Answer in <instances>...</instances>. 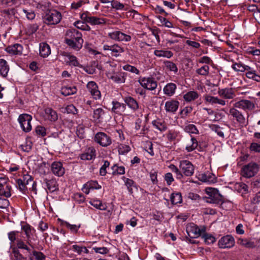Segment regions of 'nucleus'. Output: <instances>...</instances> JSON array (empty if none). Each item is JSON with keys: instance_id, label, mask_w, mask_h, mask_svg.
<instances>
[{"instance_id": "nucleus-1", "label": "nucleus", "mask_w": 260, "mask_h": 260, "mask_svg": "<svg viewBox=\"0 0 260 260\" xmlns=\"http://www.w3.org/2000/svg\"><path fill=\"white\" fill-rule=\"evenodd\" d=\"M19 232L13 231L8 233V239L10 241V247L16 260H26V258L20 253L19 249L30 252V248L24 241L18 237Z\"/></svg>"}, {"instance_id": "nucleus-2", "label": "nucleus", "mask_w": 260, "mask_h": 260, "mask_svg": "<svg viewBox=\"0 0 260 260\" xmlns=\"http://www.w3.org/2000/svg\"><path fill=\"white\" fill-rule=\"evenodd\" d=\"M67 35L70 38H66V43L76 50L80 49L83 43L82 35L77 30H73L67 31Z\"/></svg>"}, {"instance_id": "nucleus-3", "label": "nucleus", "mask_w": 260, "mask_h": 260, "mask_svg": "<svg viewBox=\"0 0 260 260\" xmlns=\"http://www.w3.org/2000/svg\"><path fill=\"white\" fill-rule=\"evenodd\" d=\"M205 192L208 196L206 197L207 203L216 204L223 203V197L219 193L216 188L207 187L205 189Z\"/></svg>"}, {"instance_id": "nucleus-4", "label": "nucleus", "mask_w": 260, "mask_h": 260, "mask_svg": "<svg viewBox=\"0 0 260 260\" xmlns=\"http://www.w3.org/2000/svg\"><path fill=\"white\" fill-rule=\"evenodd\" d=\"M62 19L61 13L55 9L47 10L44 17V22L47 25L58 24Z\"/></svg>"}, {"instance_id": "nucleus-5", "label": "nucleus", "mask_w": 260, "mask_h": 260, "mask_svg": "<svg viewBox=\"0 0 260 260\" xmlns=\"http://www.w3.org/2000/svg\"><path fill=\"white\" fill-rule=\"evenodd\" d=\"M259 170L258 164L255 162H250L244 166L241 170V175L246 178H250L255 176Z\"/></svg>"}, {"instance_id": "nucleus-6", "label": "nucleus", "mask_w": 260, "mask_h": 260, "mask_svg": "<svg viewBox=\"0 0 260 260\" xmlns=\"http://www.w3.org/2000/svg\"><path fill=\"white\" fill-rule=\"evenodd\" d=\"M21 230L23 231L26 236V240L25 243L32 248H35V244L32 240H35L34 234L35 233V229L27 223L21 225Z\"/></svg>"}, {"instance_id": "nucleus-7", "label": "nucleus", "mask_w": 260, "mask_h": 260, "mask_svg": "<svg viewBox=\"0 0 260 260\" xmlns=\"http://www.w3.org/2000/svg\"><path fill=\"white\" fill-rule=\"evenodd\" d=\"M81 18L91 25H102L106 23V19L103 17L92 16L88 12L83 13L81 15Z\"/></svg>"}, {"instance_id": "nucleus-8", "label": "nucleus", "mask_w": 260, "mask_h": 260, "mask_svg": "<svg viewBox=\"0 0 260 260\" xmlns=\"http://www.w3.org/2000/svg\"><path fill=\"white\" fill-rule=\"evenodd\" d=\"M229 115L233 117L234 120L236 121L239 126L243 127L246 126L247 124V121L244 115L234 106L230 109Z\"/></svg>"}, {"instance_id": "nucleus-9", "label": "nucleus", "mask_w": 260, "mask_h": 260, "mask_svg": "<svg viewBox=\"0 0 260 260\" xmlns=\"http://www.w3.org/2000/svg\"><path fill=\"white\" fill-rule=\"evenodd\" d=\"M180 171L181 175L186 177H189L193 175L194 173V166L187 160H183L180 161L179 164Z\"/></svg>"}, {"instance_id": "nucleus-10", "label": "nucleus", "mask_w": 260, "mask_h": 260, "mask_svg": "<svg viewBox=\"0 0 260 260\" xmlns=\"http://www.w3.org/2000/svg\"><path fill=\"white\" fill-rule=\"evenodd\" d=\"M18 121L22 130L25 132H29L31 130V121L32 116L28 114H20L18 117Z\"/></svg>"}, {"instance_id": "nucleus-11", "label": "nucleus", "mask_w": 260, "mask_h": 260, "mask_svg": "<svg viewBox=\"0 0 260 260\" xmlns=\"http://www.w3.org/2000/svg\"><path fill=\"white\" fill-rule=\"evenodd\" d=\"M94 140L100 146L104 147L110 146L112 142L110 136L104 132L97 133L95 135Z\"/></svg>"}, {"instance_id": "nucleus-12", "label": "nucleus", "mask_w": 260, "mask_h": 260, "mask_svg": "<svg viewBox=\"0 0 260 260\" xmlns=\"http://www.w3.org/2000/svg\"><path fill=\"white\" fill-rule=\"evenodd\" d=\"M139 82L143 88L150 90H154L157 86V82L152 77L141 78Z\"/></svg>"}, {"instance_id": "nucleus-13", "label": "nucleus", "mask_w": 260, "mask_h": 260, "mask_svg": "<svg viewBox=\"0 0 260 260\" xmlns=\"http://www.w3.org/2000/svg\"><path fill=\"white\" fill-rule=\"evenodd\" d=\"M107 77L117 84L124 83L125 82L126 74L124 72L109 71L106 73Z\"/></svg>"}, {"instance_id": "nucleus-14", "label": "nucleus", "mask_w": 260, "mask_h": 260, "mask_svg": "<svg viewBox=\"0 0 260 260\" xmlns=\"http://www.w3.org/2000/svg\"><path fill=\"white\" fill-rule=\"evenodd\" d=\"M234 106L244 111H252L255 109V105L253 102L248 100H241L236 102Z\"/></svg>"}, {"instance_id": "nucleus-15", "label": "nucleus", "mask_w": 260, "mask_h": 260, "mask_svg": "<svg viewBox=\"0 0 260 260\" xmlns=\"http://www.w3.org/2000/svg\"><path fill=\"white\" fill-rule=\"evenodd\" d=\"M86 87L94 99L98 100L101 99V91L99 90V87L95 82L94 81L89 82L86 85Z\"/></svg>"}, {"instance_id": "nucleus-16", "label": "nucleus", "mask_w": 260, "mask_h": 260, "mask_svg": "<svg viewBox=\"0 0 260 260\" xmlns=\"http://www.w3.org/2000/svg\"><path fill=\"white\" fill-rule=\"evenodd\" d=\"M103 49L106 51H111V55L115 57L120 56L124 51V48L117 44H114L112 45H104L103 46Z\"/></svg>"}, {"instance_id": "nucleus-17", "label": "nucleus", "mask_w": 260, "mask_h": 260, "mask_svg": "<svg viewBox=\"0 0 260 260\" xmlns=\"http://www.w3.org/2000/svg\"><path fill=\"white\" fill-rule=\"evenodd\" d=\"M235 244L234 238L230 235L222 237L218 241V245L221 248H230Z\"/></svg>"}, {"instance_id": "nucleus-18", "label": "nucleus", "mask_w": 260, "mask_h": 260, "mask_svg": "<svg viewBox=\"0 0 260 260\" xmlns=\"http://www.w3.org/2000/svg\"><path fill=\"white\" fill-rule=\"evenodd\" d=\"M204 99L206 103L212 105H219L224 106L226 104V102L224 100L219 99L217 96H212L210 94H205L204 95Z\"/></svg>"}, {"instance_id": "nucleus-19", "label": "nucleus", "mask_w": 260, "mask_h": 260, "mask_svg": "<svg viewBox=\"0 0 260 260\" xmlns=\"http://www.w3.org/2000/svg\"><path fill=\"white\" fill-rule=\"evenodd\" d=\"M217 93L220 97L227 100L233 99L236 96L233 88H219Z\"/></svg>"}, {"instance_id": "nucleus-20", "label": "nucleus", "mask_w": 260, "mask_h": 260, "mask_svg": "<svg viewBox=\"0 0 260 260\" xmlns=\"http://www.w3.org/2000/svg\"><path fill=\"white\" fill-rule=\"evenodd\" d=\"M51 171L55 176H62L65 172L62 164L59 161H54L51 166Z\"/></svg>"}, {"instance_id": "nucleus-21", "label": "nucleus", "mask_w": 260, "mask_h": 260, "mask_svg": "<svg viewBox=\"0 0 260 260\" xmlns=\"http://www.w3.org/2000/svg\"><path fill=\"white\" fill-rule=\"evenodd\" d=\"M96 150L93 147L88 148L86 151L80 155V158L83 160H90L96 157Z\"/></svg>"}, {"instance_id": "nucleus-22", "label": "nucleus", "mask_w": 260, "mask_h": 260, "mask_svg": "<svg viewBox=\"0 0 260 260\" xmlns=\"http://www.w3.org/2000/svg\"><path fill=\"white\" fill-rule=\"evenodd\" d=\"M179 105L177 100L171 99L165 103V109L167 112L174 113L178 110Z\"/></svg>"}, {"instance_id": "nucleus-23", "label": "nucleus", "mask_w": 260, "mask_h": 260, "mask_svg": "<svg viewBox=\"0 0 260 260\" xmlns=\"http://www.w3.org/2000/svg\"><path fill=\"white\" fill-rule=\"evenodd\" d=\"M112 104L111 111L116 114L121 115L126 109L125 104L121 103L116 101H113L112 102Z\"/></svg>"}, {"instance_id": "nucleus-24", "label": "nucleus", "mask_w": 260, "mask_h": 260, "mask_svg": "<svg viewBox=\"0 0 260 260\" xmlns=\"http://www.w3.org/2000/svg\"><path fill=\"white\" fill-rule=\"evenodd\" d=\"M186 232L189 237L197 238L201 235V231L198 226L194 224H190L186 228Z\"/></svg>"}, {"instance_id": "nucleus-25", "label": "nucleus", "mask_w": 260, "mask_h": 260, "mask_svg": "<svg viewBox=\"0 0 260 260\" xmlns=\"http://www.w3.org/2000/svg\"><path fill=\"white\" fill-rule=\"evenodd\" d=\"M23 47L19 44L10 45L6 48V51L11 55H21L22 53Z\"/></svg>"}, {"instance_id": "nucleus-26", "label": "nucleus", "mask_w": 260, "mask_h": 260, "mask_svg": "<svg viewBox=\"0 0 260 260\" xmlns=\"http://www.w3.org/2000/svg\"><path fill=\"white\" fill-rule=\"evenodd\" d=\"M46 119L50 121L54 122L58 119V115L56 111L50 107H47L44 110Z\"/></svg>"}, {"instance_id": "nucleus-27", "label": "nucleus", "mask_w": 260, "mask_h": 260, "mask_svg": "<svg viewBox=\"0 0 260 260\" xmlns=\"http://www.w3.org/2000/svg\"><path fill=\"white\" fill-rule=\"evenodd\" d=\"M125 104L134 112L136 111L139 107L138 102L133 98L128 96L124 98Z\"/></svg>"}, {"instance_id": "nucleus-28", "label": "nucleus", "mask_w": 260, "mask_h": 260, "mask_svg": "<svg viewBox=\"0 0 260 260\" xmlns=\"http://www.w3.org/2000/svg\"><path fill=\"white\" fill-rule=\"evenodd\" d=\"M111 8L119 11H126L129 9V5L125 2L121 3L117 0H112L111 2Z\"/></svg>"}, {"instance_id": "nucleus-29", "label": "nucleus", "mask_w": 260, "mask_h": 260, "mask_svg": "<svg viewBox=\"0 0 260 260\" xmlns=\"http://www.w3.org/2000/svg\"><path fill=\"white\" fill-rule=\"evenodd\" d=\"M177 89L176 85L174 83H169L166 85L163 89L164 93L168 96H173Z\"/></svg>"}, {"instance_id": "nucleus-30", "label": "nucleus", "mask_w": 260, "mask_h": 260, "mask_svg": "<svg viewBox=\"0 0 260 260\" xmlns=\"http://www.w3.org/2000/svg\"><path fill=\"white\" fill-rule=\"evenodd\" d=\"M199 97V93L196 91H189L185 93L183 98L187 103H191L194 101Z\"/></svg>"}, {"instance_id": "nucleus-31", "label": "nucleus", "mask_w": 260, "mask_h": 260, "mask_svg": "<svg viewBox=\"0 0 260 260\" xmlns=\"http://www.w3.org/2000/svg\"><path fill=\"white\" fill-rule=\"evenodd\" d=\"M198 178L201 181L207 182H214L215 179V176L208 171L199 174Z\"/></svg>"}, {"instance_id": "nucleus-32", "label": "nucleus", "mask_w": 260, "mask_h": 260, "mask_svg": "<svg viewBox=\"0 0 260 260\" xmlns=\"http://www.w3.org/2000/svg\"><path fill=\"white\" fill-rule=\"evenodd\" d=\"M245 75L248 79L253 80L257 82H260V75L257 74L255 70L250 67L248 68Z\"/></svg>"}, {"instance_id": "nucleus-33", "label": "nucleus", "mask_w": 260, "mask_h": 260, "mask_svg": "<svg viewBox=\"0 0 260 260\" xmlns=\"http://www.w3.org/2000/svg\"><path fill=\"white\" fill-rule=\"evenodd\" d=\"M64 56H65V61L70 66L78 67L80 65L76 56L68 53H65Z\"/></svg>"}, {"instance_id": "nucleus-34", "label": "nucleus", "mask_w": 260, "mask_h": 260, "mask_svg": "<svg viewBox=\"0 0 260 260\" xmlns=\"http://www.w3.org/2000/svg\"><path fill=\"white\" fill-rule=\"evenodd\" d=\"M51 53V49L49 45L46 43H41L40 44V54L43 57H47Z\"/></svg>"}, {"instance_id": "nucleus-35", "label": "nucleus", "mask_w": 260, "mask_h": 260, "mask_svg": "<svg viewBox=\"0 0 260 260\" xmlns=\"http://www.w3.org/2000/svg\"><path fill=\"white\" fill-rule=\"evenodd\" d=\"M154 54L158 57H165L170 58L173 55V53L169 50H155Z\"/></svg>"}, {"instance_id": "nucleus-36", "label": "nucleus", "mask_w": 260, "mask_h": 260, "mask_svg": "<svg viewBox=\"0 0 260 260\" xmlns=\"http://www.w3.org/2000/svg\"><path fill=\"white\" fill-rule=\"evenodd\" d=\"M166 136L167 139L170 141L178 140L181 136L179 131L175 129L169 130Z\"/></svg>"}, {"instance_id": "nucleus-37", "label": "nucleus", "mask_w": 260, "mask_h": 260, "mask_svg": "<svg viewBox=\"0 0 260 260\" xmlns=\"http://www.w3.org/2000/svg\"><path fill=\"white\" fill-rule=\"evenodd\" d=\"M48 190L53 192L58 189V184L55 179L45 180Z\"/></svg>"}, {"instance_id": "nucleus-38", "label": "nucleus", "mask_w": 260, "mask_h": 260, "mask_svg": "<svg viewBox=\"0 0 260 260\" xmlns=\"http://www.w3.org/2000/svg\"><path fill=\"white\" fill-rule=\"evenodd\" d=\"M61 93L64 96H69L77 92V89L74 86H63L61 88Z\"/></svg>"}, {"instance_id": "nucleus-39", "label": "nucleus", "mask_w": 260, "mask_h": 260, "mask_svg": "<svg viewBox=\"0 0 260 260\" xmlns=\"http://www.w3.org/2000/svg\"><path fill=\"white\" fill-rule=\"evenodd\" d=\"M9 71V67L7 61L3 59H0V74L5 77L7 76Z\"/></svg>"}, {"instance_id": "nucleus-40", "label": "nucleus", "mask_w": 260, "mask_h": 260, "mask_svg": "<svg viewBox=\"0 0 260 260\" xmlns=\"http://www.w3.org/2000/svg\"><path fill=\"white\" fill-rule=\"evenodd\" d=\"M170 201L173 205L181 203L182 201L181 193L179 192L172 193L170 196Z\"/></svg>"}, {"instance_id": "nucleus-41", "label": "nucleus", "mask_w": 260, "mask_h": 260, "mask_svg": "<svg viewBox=\"0 0 260 260\" xmlns=\"http://www.w3.org/2000/svg\"><path fill=\"white\" fill-rule=\"evenodd\" d=\"M12 187L8 184L0 188V196L9 198L11 196Z\"/></svg>"}, {"instance_id": "nucleus-42", "label": "nucleus", "mask_w": 260, "mask_h": 260, "mask_svg": "<svg viewBox=\"0 0 260 260\" xmlns=\"http://www.w3.org/2000/svg\"><path fill=\"white\" fill-rule=\"evenodd\" d=\"M122 180L124 182L125 185L126 186L127 190L128 191L132 193L133 192V187H135V182L132 179L126 178L124 176L122 177Z\"/></svg>"}, {"instance_id": "nucleus-43", "label": "nucleus", "mask_w": 260, "mask_h": 260, "mask_svg": "<svg viewBox=\"0 0 260 260\" xmlns=\"http://www.w3.org/2000/svg\"><path fill=\"white\" fill-rule=\"evenodd\" d=\"M89 203L94 207L101 210H105L107 207L105 204L103 203L99 200H92L89 202Z\"/></svg>"}, {"instance_id": "nucleus-44", "label": "nucleus", "mask_w": 260, "mask_h": 260, "mask_svg": "<svg viewBox=\"0 0 260 260\" xmlns=\"http://www.w3.org/2000/svg\"><path fill=\"white\" fill-rule=\"evenodd\" d=\"M153 126L160 132H164L167 128V124L159 120H153L152 122Z\"/></svg>"}, {"instance_id": "nucleus-45", "label": "nucleus", "mask_w": 260, "mask_h": 260, "mask_svg": "<svg viewBox=\"0 0 260 260\" xmlns=\"http://www.w3.org/2000/svg\"><path fill=\"white\" fill-rule=\"evenodd\" d=\"M105 111L102 108H99L93 111V118L98 121L103 119L105 115Z\"/></svg>"}, {"instance_id": "nucleus-46", "label": "nucleus", "mask_w": 260, "mask_h": 260, "mask_svg": "<svg viewBox=\"0 0 260 260\" xmlns=\"http://www.w3.org/2000/svg\"><path fill=\"white\" fill-rule=\"evenodd\" d=\"M198 146V142L197 139L192 137L190 142L186 145L185 149L187 152H191L195 150Z\"/></svg>"}, {"instance_id": "nucleus-47", "label": "nucleus", "mask_w": 260, "mask_h": 260, "mask_svg": "<svg viewBox=\"0 0 260 260\" xmlns=\"http://www.w3.org/2000/svg\"><path fill=\"white\" fill-rule=\"evenodd\" d=\"M249 66L244 65L240 62L234 63L232 66V69L236 72H244L247 71Z\"/></svg>"}, {"instance_id": "nucleus-48", "label": "nucleus", "mask_w": 260, "mask_h": 260, "mask_svg": "<svg viewBox=\"0 0 260 260\" xmlns=\"http://www.w3.org/2000/svg\"><path fill=\"white\" fill-rule=\"evenodd\" d=\"M111 168L113 175H123L125 174V168L123 166H119L117 165H114Z\"/></svg>"}, {"instance_id": "nucleus-49", "label": "nucleus", "mask_w": 260, "mask_h": 260, "mask_svg": "<svg viewBox=\"0 0 260 260\" xmlns=\"http://www.w3.org/2000/svg\"><path fill=\"white\" fill-rule=\"evenodd\" d=\"M238 242L240 245L247 248H253L255 247V244L254 242H252L247 239H239Z\"/></svg>"}, {"instance_id": "nucleus-50", "label": "nucleus", "mask_w": 260, "mask_h": 260, "mask_svg": "<svg viewBox=\"0 0 260 260\" xmlns=\"http://www.w3.org/2000/svg\"><path fill=\"white\" fill-rule=\"evenodd\" d=\"M169 168L170 170L176 174V178L177 179L182 180L183 179V176L181 175L180 169H179L176 166L173 164H171Z\"/></svg>"}, {"instance_id": "nucleus-51", "label": "nucleus", "mask_w": 260, "mask_h": 260, "mask_svg": "<svg viewBox=\"0 0 260 260\" xmlns=\"http://www.w3.org/2000/svg\"><path fill=\"white\" fill-rule=\"evenodd\" d=\"M211 129L215 132L219 137L223 138L224 137V132L223 128L220 127L219 125L216 124H212L210 125Z\"/></svg>"}, {"instance_id": "nucleus-52", "label": "nucleus", "mask_w": 260, "mask_h": 260, "mask_svg": "<svg viewBox=\"0 0 260 260\" xmlns=\"http://www.w3.org/2000/svg\"><path fill=\"white\" fill-rule=\"evenodd\" d=\"M72 249L74 251L76 252L78 254H81L82 252L85 253H88L89 250L85 246H80L78 245H73L72 246Z\"/></svg>"}, {"instance_id": "nucleus-53", "label": "nucleus", "mask_w": 260, "mask_h": 260, "mask_svg": "<svg viewBox=\"0 0 260 260\" xmlns=\"http://www.w3.org/2000/svg\"><path fill=\"white\" fill-rule=\"evenodd\" d=\"M131 150V147L125 144H121L118 146V151L119 154L124 155Z\"/></svg>"}, {"instance_id": "nucleus-54", "label": "nucleus", "mask_w": 260, "mask_h": 260, "mask_svg": "<svg viewBox=\"0 0 260 260\" xmlns=\"http://www.w3.org/2000/svg\"><path fill=\"white\" fill-rule=\"evenodd\" d=\"M209 67L205 65L196 70V73L200 75L207 76L209 74Z\"/></svg>"}, {"instance_id": "nucleus-55", "label": "nucleus", "mask_w": 260, "mask_h": 260, "mask_svg": "<svg viewBox=\"0 0 260 260\" xmlns=\"http://www.w3.org/2000/svg\"><path fill=\"white\" fill-rule=\"evenodd\" d=\"M184 131L188 133L194 134H199V131L196 126L192 124H189L186 125L184 127Z\"/></svg>"}, {"instance_id": "nucleus-56", "label": "nucleus", "mask_w": 260, "mask_h": 260, "mask_svg": "<svg viewBox=\"0 0 260 260\" xmlns=\"http://www.w3.org/2000/svg\"><path fill=\"white\" fill-rule=\"evenodd\" d=\"M86 189H99L101 188V186L96 181H90L86 183Z\"/></svg>"}, {"instance_id": "nucleus-57", "label": "nucleus", "mask_w": 260, "mask_h": 260, "mask_svg": "<svg viewBox=\"0 0 260 260\" xmlns=\"http://www.w3.org/2000/svg\"><path fill=\"white\" fill-rule=\"evenodd\" d=\"M164 63L167 69L169 71L174 72L175 73L178 72V68L176 65L173 62L167 60L164 62Z\"/></svg>"}, {"instance_id": "nucleus-58", "label": "nucleus", "mask_w": 260, "mask_h": 260, "mask_svg": "<svg viewBox=\"0 0 260 260\" xmlns=\"http://www.w3.org/2000/svg\"><path fill=\"white\" fill-rule=\"evenodd\" d=\"M121 31H114L108 34V36L111 39L120 42Z\"/></svg>"}, {"instance_id": "nucleus-59", "label": "nucleus", "mask_w": 260, "mask_h": 260, "mask_svg": "<svg viewBox=\"0 0 260 260\" xmlns=\"http://www.w3.org/2000/svg\"><path fill=\"white\" fill-rule=\"evenodd\" d=\"M104 164L100 169V174L102 176H104L107 174V168L110 166V162L108 160H104Z\"/></svg>"}, {"instance_id": "nucleus-60", "label": "nucleus", "mask_w": 260, "mask_h": 260, "mask_svg": "<svg viewBox=\"0 0 260 260\" xmlns=\"http://www.w3.org/2000/svg\"><path fill=\"white\" fill-rule=\"evenodd\" d=\"M202 238L204 239V242L208 244H212L215 241V238L213 236L208 234H205Z\"/></svg>"}, {"instance_id": "nucleus-61", "label": "nucleus", "mask_w": 260, "mask_h": 260, "mask_svg": "<svg viewBox=\"0 0 260 260\" xmlns=\"http://www.w3.org/2000/svg\"><path fill=\"white\" fill-rule=\"evenodd\" d=\"M16 183L20 191L23 193H25L27 190L26 184L22 181L21 179H17Z\"/></svg>"}, {"instance_id": "nucleus-62", "label": "nucleus", "mask_w": 260, "mask_h": 260, "mask_svg": "<svg viewBox=\"0 0 260 260\" xmlns=\"http://www.w3.org/2000/svg\"><path fill=\"white\" fill-rule=\"evenodd\" d=\"M123 69L125 71H129L136 74H139L140 73L139 70L135 67L129 64H126L123 66Z\"/></svg>"}, {"instance_id": "nucleus-63", "label": "nucleus", "mask_w": 260, "mask_h": 260, "mask_svg": "<svg viewBox=\"0 0 260 260\" xmlns=\"http://www.w3.org/2000/svg\"><path fill=\"white\" fill-rule=\"evenodd\" d=\"M158 19L160 20L161 23H162L164 25L168 28H172L173 27V25L170 21L167 19L166 18H164L161 16H158L157 17Z\"/></svg>"}, {"instance_id": "nucleus-64", "label": "nucleus", "mask_w": 260, "mask_h": 260, "mask_svg": "<svg viewBox=\"0 0 260 260\" xmlns=\"http://www.w3.org/2000/svg\"><path fill=\"white\" fill-rule=\"evenodd\" d=\"M32 254L36 260H45L46 258V256L40 251H34Z\"/></svg>"}]
</instances>
